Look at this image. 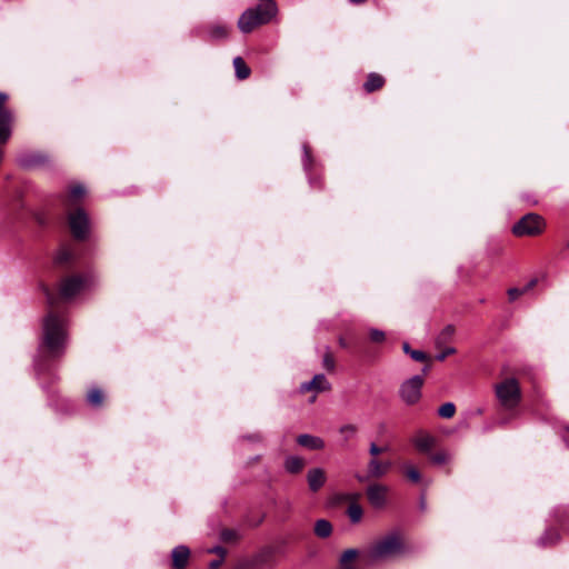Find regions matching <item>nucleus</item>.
<instances>
[{"mask_svg": "<svg viewBox=\"0 0 569 569\" xmlns=\"http://www.w3.org/2000/svg\"><path fill=\"white\" fill-rule=\"evenodd\" d=\"M455 412H456V406L452 402H446L442 406H440L438 409V415L441 418H446V419L452 418Z\"/></svg>", "mask_w": 569, "mask_h": 569, "instance_id": "obj_26", "label": "nucleus"}, {"mask_svg": "<svg viewBox=\"0 0 569 569\" xmlns=\"http://www.w3.org/2000/svg\"><path fill=\"white\" fill-rule=\"evenodd\" d=\"M436 439L431 435L420 432L415 439L416 448L421 452H428L435 446Z\"/></svg>", "mask_w": 569, "mask_h": 569, "instance_id": "obj_17", "label": "nucleus"}, {"mask_svg": "<svg viewBox=\"0 0 569 569\" xmlns=\"http://www.w3.org/2000/svg\"><path fill=\"white\" fill-rule=\"evenodd\" d=\"M406 475L412 482H419L421 479L420 472L413 466L406 467Z\"/></svg>", "mask_w": 569, "mask_h": 569, "instance_id": "obj_29", "label": "nucleus"}, {"mask_svg": "<svg viewBox=\"0 0 569 569\" xmlns=\"http://www.w3.org/2000/svg\"><path fill=\"white\" fill-rule=\"evenodd\" d=\"M543 229L545 221L539 214L527 213L512 227V232L517 237H533L540 234Z\"/></svg>", "mask_w": 569, "mask_h": 569, "instance_id": "obj_6", "label": "nucleus"}, {"mask_svg": "<svg viewBox=\"0 0 569 569\" xmlns=\"http://www.w3.org/2000/svg\"><path fill=\"white\" fill-rule=\"evenodd\" d=\"M358 551L356 549H347L340 557L341 566H350L349 561L356 559Z\"/></svg>", "mask_w": 569, "mask_h": 569, "instance_id": "obj_27", "label": "nucleus"}, {"mask_svg": "<svg viewBox=\"0 0 569 569\" xmlns=\"http://www.w3.org/2000/svg\"><path fill=\"white\" fill-rule=\"evenodd\" d=\"M305 151V158H303V167L306 170H309L312 164V156H311V149L308 146L303 147Z\"/></svg>", "mask_w": 569, "mask_h": 569, "instance_id": "obj_31", "label": "nucleus"}, {"mask_svg": "<svg viewBox=\"0 0 569 569\" xmlns=\"http://www.w3.org/2000/svg\"><path fill=\"white\" fill-rule=\"evenodd\" d=\"M347 513L351 522L357 523L361 520L363 511L361 506H359L358 503H351L347 509Z\"/></svg>", "mask_w": 569, "mask_h": 569, "instance_id": "obj_24", "label": "nucleus"}, {"mask_svg": "<svg viewBox=\"0 0 569 569\" xmlns=\"http://www.w3.org/2000/svg\"><path fill=\"white\" fill-rule=\"evenodd\" d=\"M537 281H538L537 279H532L522 288H510L508 290L509 301L512 302V301L517 300L520 296H522L526 292H528L529 290H531L537 284Z\"/></svg>", "mask_w": 569, "mask_h": 569, "instance_id": "obj_21", "label": "nucleus"}, {"mask_svg": "<svg viewBox=\"0 0 569 569\" xmlns=\"http://www.w3.org/2000/svg\"><path fill=\"white\" fill-rule=\"evenodd\" d=\"M86 194V189L81 184H76L70 188L69 193L66 199V204L68 207H73L77 202Z\"/></svg>", "mask_w": 569, "mask_h": 569, "instance_id": "obj_18", "label": "nucleus"}, {"mask_svg": "<svg viewBox=\"0 0 569 569\" xmlns=\"http://www.w3.org/2000/svg\"><path fill=\"white\" fill-rule=\"evenodd\" d=\"M386 84V79L376 72H371L367 76V80L363 83V89L367 93H372L381 90Z\"/></svg>", "mask_w": 569, "mask_h": 569, "instance_id": "obj_14", "label": "nucleus"}, {"mask_svg": "<svg viewBox=\"0 0 569 569\" xmlns=\"http://www.w3.org/2000/svg\"><path fill=\"white\" fill-rule=\"evenodd\" d=\"M340 345H341L343 348H346V349H347V348H349V347H350L351 342H350V341H348V339H347V338H340Z\"/></svg>", "mask_w": 569, "mask_h": 569, "instance_id": "obj_39", "label": "nucleus"}, {"mask_svg": "<svg viewBox=\"0 0 569 569\" xmlns=\"http://www.w3.org/2000/svg\"><path fill=\"white\" fill-rule=\"evenodd\" d=\"M171 558L176 569H184L190 558V549L184 545L177 546L172 549Z\"/></svg>", "mask_w": 569, "mask_h": 569, "instance_id": "obj_11", "label": "nucleus"}, {"mask_svg": "<svg viewBox=\"0 0 569 569\" xmlns=\"http://www.w3.org/2000/svg\"><path fill=\"white\" fill-rule=\"evenodd\" d=\"M307 481L309 489L317 492L326 482V472L321 468H313L308 471Z\"/></svg>", "mask_w": 569, "mask_h": 569, "instance_id": "obj_13", "label": "nucleus"}, {"mask_svg": "<svg viewBox=\"0 0 569 569\" xmlns=\"http://www.w3.org/2000/svg\"><path fill=\"white\" fill-rule=\"evenodd\" d=\"M331 386L326 377L321 373L316 375L310 381L300 385L301 392L316 391L322 392L330 390Z\"/></svg>", "mask_w": 569, "mask_h": 569, "instance_id": "obj_10", "label": "nucleus"}, {"mask_svg": "<svg viewBox=\"0 0 569 569\" xmlns=\"http://www.w3.org/2000/svg\"><path fill=\"white\" fill-rule=\"evenodd\" d=\"M559 539V533L555 530L547 531L540 539L541 545L552 543Z\"/></svg>", "mask_w": 569, "mask_h": 569, "instance_id": "obj_28", "label": "nucleus"}, {"mask_svg": "<svg viewBox=\"0 0 569 569\" xmlns=\"http://www.w3.org/2000/svg\"><path fill=\"white\" fill-rule=\"evenodd\" d=\"M416 360H419V361H423V360H427L428 358H422V357H419V358H415Z\"/></svg>", "mask_w": 569, "mask_h": 569, "instance_id": "obj_42", "label": "nucleus"}, {"mask_svg": "<svg viewBox=\"0 0 569 569\" xmlns=\"http://www.w3.org/2000/svg\"><path fill=\"white\" fill-rule=\"evenodd\" d=\"M233 67L239 80H246L250 77L251 70L241 57H236L233 59Z\"/></svg>", "mask_w": 569, "mask_h": 569, "instance_id": "obj_19", "label": "nucleus"}, {"mask_svg": "<svg viewBox=\"0 0 569 569\" xmlns=\"http://www.w3.org/2000/svg\"><path fill=\"white\" fill-rule=\"evenodd\" d=\"M221 538H222V540H224V541H230V540H232V539H234V538H236V532H234V531H232V530H223V531L221 532Z\"/></svg>", "mask_w": 569, "mask_h": 569, "instance_id": "obj_37", "label": "nucleus"}, {"mask_svg": "<svg viewBox=\"0 0 569 569\" xmlns=\"http://www.w3.org/2000/svg\"><path fill=\"white\" fill-rule=\"evenodd\" d=\"M565 430L569 432V426H566V427H565Z\"/></svg>", "mask_w": 569, "mask_h": 569, "instance_id": "obj_44", "label": "nucleus"}, {"mask_svg": "<svg viewBox=\"0 0 569 569\" xmlns=\"http://www.w3.org/2000/svg\"><path fill=\"white\" fill-rule=\"evenodd\" d=\"M339 432L343 437V439L348 441L356 437L358 432V427L353 423H347L340 427Z\"/></svg>", "mask_w": 569, "mask_h": 569, "instance_id": "obj_25", "label": "nucleus"}, {"mask_svg": "<svg viewBox=\"0 0 569 569\" xmlns=\"http://www.w3.org/2000/svg\"><path fill=\"white\" fill-rule=\"evenodd\" d=\"M68 224L72 237L77 241H84L89 237V217L82 208H76L68 214Z\"/></svg>", "mask_w": 569, "mask_h": 569, "instance_id": "obj_7", "label": "nucleus"}, {"mask_svg": "<svg viewBox=\"0 0 569 569\" xmlns=\"http://www.w3.org/2000/svg\"><path fill=\"white\" fill-rule=\"evenodd\" d=\"M358 480L359 481H365V478L363 477H358Z\"/></svg>", "mask_w": 569, "mask_h": 569, "instance_id": "obj_43", "label": "nucleus"}, {"mask_svg": "<svg viewBox=\"0 0 569 569\" xmlns=\"http://www.w3.org/2000/svg\"><path fill=\"white\" fill-rule=\"evenodd\" d=\"M431 460L435 463L441 465L448 460V455L445 451L436 452L431 456Z\"/></svg>", "mask_w": 569, "mask_h": 569, "instance_id": "obj_32", "label": "nucleus"}, {"mask_svg": "<svg viewBox=\"0 0 569 569\" xmlns=\"http://www.w3.org/2000/svg\"><path fill=\"white\" fill-rule=\"evenodd\" d=\"M389 488L385 485L373 483L367 488V498L369 503L376 508L381 509L387 505Z\"/></svg>", "mask_w": 569, "mask_h": 569, "instance_id": "obj_9", "label": "nucleus"}, {"mask_svg": "<svg viewBox=\"0 0 569 569\" xmlns=\"http://www.w3.org/2000/svg\"><path fill=\"white\" fill-rule=\"evenodd\" d=\"M297 442L300 446L312 450H320L325 447V441L321 438L308 433L300 435L297 438Z\"/></svg>", "mask_w": 569, "mask_h": 569, "instance_id": "obj_16", "label": "nucleus"}, {"mask_svg": "<svg viewBox=\"0 0 569 569\" xmlns=\"http://www.w3.org/2000/svg\"><path fill=\"white\" fill-rule=\"evenodd\" d=\"M305 461L298 456H289L284 460V468L289 473H298L302 470Z\"/></svg>", "mask_w": 569, "mask_h": 569, "instance_id": "obj_20", "label": "nucleus"}, {"mask_svg": "<svg viewBox=\"0 0 569 569\" xmlns=\"http://www.w3.org/2000/svg\"><path fill=\"white\" fill-rule=\"evenodd\" d=\"M53 266L61 279L53 291L49 286L42 284L49 307L43 325V347L51 353L64 351L67 342V319L59 309V301H69L87 288L91 282L89 263L81 258L77 246L62 244L54 259Z\"/></svg>", "mask_w": 569, "mask_h": 569, "instance_id": "obj_1", "label": "nucleus"}, {"mask_svg": "<svg viewBox=\"0 0 569 569\" xmlns=\"http://www.w3.org/2000/svg\"><path fill=\"white\" fill-rule=\"evenodd\" d=\"M223 562V559L222 558H219L217 560H212L210 563H209V568L210 569H219L220 566L222 565Z\"/></svg>", "mask_w": 569, "mask_h": 569, "instance_id": "obj_38", "label": "nucleus"}, {"mask_svg": "<svg viewBox=\"0 0 569 569\" xmlns=\"http://www.w3.org/2000/svg\"><path fill=\"white\" fill-rule=\"evenodd\" d=\"M208 552H209V553L218 555V556H219V558H222V559H224V557H226V555H227V550H226L223 547H221V546H216V547H213V548H210V549L208 550Z\"/></svg>", "mask_w": 569, "mask_h": 569, "instance_id": "obj_35", "label": "nucleus"}, {"mask_svg": "<svg viewBox=\"0 0 569 569\" xmlns=\"http://www.w3.org/2000/svg\"><path fill=\"white\" fill-rule=\"evenodd\" d=\"M403 542L397 532H391L377 540L369 550L370 558L385 560L402 553Z\"/></svg>", "mask_w": 569, "mask_h": 569, "instance_id": "obj_3", "label": "nucleus"}, {"mask_svg": "<svg viewBox=\"0 0 569 569\" xmlns=\"http://www.w3.org/2000/svg\"><path fill=\"white\" fill-rule=\"evenodd\" d=\"M429 365L422 368V375H416L402 382L399 389L401 400L408 405H416L421 398V388L423 386V375L429 370Z\"/></svg>", "mask_w": 569, "mask_h": 569, "instance_id": "obj_5", "label": "nucleus"}, {"mask_svg": "<svg viewBox=\"0 0 569 569\" xmlns=\"http://www.w3.org/2000/svg\"><path fill=\"white\" fill-rule=\"evenodd\" d=\"M261 3L247 9L238 20V28L243 33H250L260 26L270 22L277 14L274 0H259Z\"/></svg>", "mask_w": 569, "mask_h": 569, "instance_id": "obj_2", "label": "nucleus"}, {"mask_svg": "<svg viewBox=\"0 0 569 569\" xmlns=\"http://www.w3.org/2000/svg\"><path fill=\"white\" fill-rule=\"evenodd\" d=\"M392 467L390 461H381L377 458H371L368 462V475L371 478L383 477Z\"/></svg>", "mask_w": 569, "mask_h": 569, "instance_id": "obj_12", "label": "nucleus"}, {"mask_svg": "<svg viewBox=\"0 0 569 569\" xmlns=\"http://www.w3.org/2000/svg\"><path fill=\"white\" fill-rule=\"evenodd\" d=\"M402 349L406 353H408L409 356H429L428 353L423 352V351H419V350H411L410 346L408 342H403L402 343Z\"/></svg>", "mask_w": 569, "mask_h": 569, "instance_id": "obj_34", "label": "nucleus"}, {"mask_svg": "<svg viewBox=\"0 0 569 569\" xmlns=\"http://www.w3.org/2000/svg\"><path fill=\"white\" fill-rule=\"evenodd\" d=\"M495 392L500 405L507 409H515L521 400V390L517 379L507 378L495 387Z\"/></svg>", "mask_w": 569, "mask_h": 569, "instance_id": "obj_4", "label": "nucleus"}, {"mask_svg": "<svg viewBox=\"0 0 569 569\" xmlns=\"http://www.w3.org/2000/svg\"><path fill=\"white\" fill-rule=\"evenodd\" d=\"M209 33V40H224L229 37L230 29L228 26L222 23H210L207 27Z\"/></svg>", "mask_w": 569, "mask_h": 569, "instance_id": "obj_15", "label": "nucleus"}, {"mask_svg": "<svg viewBox=\"0 0 569 569\" xmlns=\"http://www.w3.org/2000/svg\"><path fill=\"white\" fill-rule=\"evenodd\" d=\"M332 532L331 523L326 519H319L315 525V533L319 538H328Z\"/></svg>", "mask_w": 569, "mask_h": 569, "instance_id": "obj_22", "label": "nucleus"}, {"mask_svg": "<svg viewBox=\"0 0 569 569\" xmlns=\"http://www.w3.org/2000/svg\"><path fill=\"white\" fill-rule=\"evenodd\" d=\"M455 327L448 325L442 329L436 339V346L439 351L437 356H452L457 352L456 348L451 345V340L455 336Z\"/></svg>", "mask_w": 569, "mask_h": 569, "instance_id": "obj_8", "label": "nucleus"}, {"mask_svg": "<svg viewBox=\"0 0 569 569\" xmlns=\"http://www.w3.org/2000/svg\"><path fill=\"white\" fill-rule=\"evenodd\" d=\"M340 569H355L352 566H341Z\"/></svg>", "mask_w": 569, "mask_h": 569, "instance_id": "obj_41", "label": "nucleus"}, {"mask_svg": "<svg viewBox=\"0 0 569 569\" xmlns=\"http://www.w3.org/2000/svg\"><path fill=\"white\" fill-rule=\"evenodd\" d=\"M349 1L352 3H356V4H361V3H365L367 0H349Z\"/></svg>", "mask_w": 569, "mask_h": 569, "instance_id": "obj_40", "label": "nucleus"}, {"mask_svg": "<svg viewBox=\"0 0 569 569\" xmlns=\"http://www.w3.org/2000/svg\"><path fill=\"white\" fill-rule=\"evenodd\" d=\"M387 447L385 448H381V447H378L375 442H371L370 443V447H369V453L372 456V458H377L378 455L387 451Z\"/></svg>", "mask_w": 569, "mask_h": 569, "instance_id": "obj_33", "label": "nucleus"}, {"mask_svg": "<svg viewBox=\"0 0 569 569\" xmlns=\"http://www.w3.org/2000/svg\"><path fill=\"white\" fill-rule=\"evenodd\" d=\"M336 367V358H323V368L328 371H332Z\"/></svg>", "mask_w": 569, "mask_h": 569, "instance_id": "obj_36", "label": "nucleus"}, {"mask_svg": "<svg viewBox=\"0 0 569 569\" xmlns=\"http://www.w3.org/2000/svg\"><path fill=\"white\" fill-rule=\"evenodd\" d=\"M386 336L385 332L378 329H371L369 331V339L372 342L380 343L385 340Z\"/></svg>", "mask_w": 569, "mask_h": 569, "instance_id": "obj_30", "label": "nucleus"}, {"mask_svg": "<svg viewBox=\"0 0 569 569\" xmlns=\"http://www.w3.org/2000/svg\"><path fill=\"white\" fill-rule=\"evenodd\" d=\"M103 392L98 388L91 389L87 395V400L92 407H100L103 402Z\"/></svg>", "mask_w": 569, "mask_h": 569, "instance_id": "obj_23", "label": "nucleus"}]
</instances>
